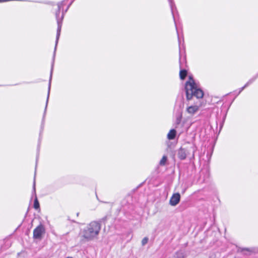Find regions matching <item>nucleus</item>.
I'll return each instance as SVG.
<instances>
[{
    "label": "nucleus",
    "instance_id": "nucleus-2",
    "mask_svg": "<svg viewBox=\"0 0 258 258\" xmlns=\"http://www.w3.org/2000/svg\"><path fill=\"white\" fill-rule=\"evenodd\" d=\"M60 6L59 4H58V10L56 13V17L57 19L58 27H57V34H56V38L55 50L56 49V45L58 43V39H59V37L60 36L61 27V21L63 18V14H62L60 19L59 20L58 19V16L60 14Z\"/></svg>",
    "mask_w": 258,
    "mask_h": 258
},
{
    "label": "nucleus",
    "instance_id": "nucleus-7",
    "mask_svg": "<svg viewBox=\"0 0 258 258\" xmlns=\"http://www.w3.org/2000/svg\"><path fill=\"white\" fill-rule=\"evenodd\" d=\"M199 107L197 105L190 106L187 108V112L190 114H194L199 110Z\"/></svg>",
    "mask_w": 258,
    "mask_h": 258
},
{
    "label": "nucleus",
    "instance_id": "nucleus-6",
    "mask_svg": "<svg viewBox=\"0 0 258 258\" xmlns=\"http://www.w3.org/2000/svg\"><path fill=\"white\" fill-rule=\"evenodd\" d=\"M180 199V195L179 193L174 194L170 200V204L173 206H176L179 202Z\"/></svg>",
    "mask_w": 258,
    "mask_h": 258
},
{
    "label": "nucleus",
    "instance_id": "nucleus-1",
    "mask_svg": "<svg viewBox=\"0 0 258 258\" xmlns=\"http://www.w3.org/2000/svg\"><path fill=\"white\" fill-rule=\"evenodd\" d=\"M101 229V224L96 221L91 222L83 229L81 237L87 241L92 240L96 237Z\"/></svg>",
    "mask_w": 258,
    "mask_h": 258
},
{
    "label": "nucleus",
    "instance_id": "nucleus-13",
    "mask_svg": "<svg viewBox=\"0 0 258 258\" xmlns=\"http://www.w3.org/2000/svg\"><path fill=\"white\" fill-rule=\"evenodd\" d=\"M34 208L35 209H38L39 208V203L36 197L34 202Z\"/></svg>",
    "mask_w": 258,
    "mask_h": 258
},
{
    "label": "nucleus",
    "instance_id": "nucleus-10",
    "mask_svg": "<svg viewBox=\"0 0 258 258\" xmlns=\"http://www.w3.org/2000/svg\"><path fill=\"white\" fill-rule=\"evenodd\" d=\"M180 78L181 80H184L187 75V72L185 70H182L180 71L179 73Z\"/></svg>",
    "mask_w": 258,
    "mask_h": 258
},
{
    "label": "nucleus",
    "instance_id": "nucleus-5",
    "mask_svg": "<svg viewBox=\"0 0 258 258\" xmlns=\"http://www.w3.org/2000/svg\"><path fill=\"white\" fill-rule=\"evenodd\" d=\"M45 232V229L42 225L37 226L33 231V238L40 239L42 234Z\"/></svg>",
    "mask_w": 258,
    "mask_h": 258
},
{
    "label": "nucleus",
    "instance_id": "nucleus-15",
    "mask_svg": "<svg viewBox=\"0 0 258 258\" xmlns=\"http://www.w3.org/2000/svg\"><path fill=\"white\" fill-rule=\"evenodd\" d=\"M250 81H249L248 83H247L245 85V86H244V87H243L242 88H241V89H240V91H239V93H240V92H241V91H242V90H243V89H244L246 86H248V85L250 83Z\"/></svg>",
    "mask_w": 258,
    "mask_h": 258
},
{
    "label": "nucleus",
    "instance_id": "nucleus-11",
    "mask_svg": "<svg viewBox=\"0 0 258 258\" xmlns=\"http://www.w3.org/2000/svg\"><path fill=\"white\" fill-rule=\"evenodd\" d=\"M52 69H51L50 77V79H49V86H48V95H47L46 106H47V104L48 103V98H49V96L50 89V82H51V77H52Z\"/></svg>",
    "mask_w": 258,
    "mask_h": 258
},
{
    "label": "nucleus",
    "instance_id": "nucleus-3",
    "mask_svg": "<svg viewBox=\"0 0 258 258\" xmlns=\"http://www.w3.org/2000/svg\"><path fill=\"white\" fill-rule=\"evenodd\" d=\"M194 96L196 97L197 98H202L204 96L203 91L200 89H198L197 85L195 86L194 89H192L191 90H189V99H187V100H190L192 96Z\"/></svg>",
    "mask_w": 258,
    "mask_h": 258
},
{
    "label": "nucleus",
    "instance_id": "nucleus-18",
    "mask_svg": "<svg viewBox=\"0 0 258 258\" xmlns=\"http://www.w3.org/2000/svg\"><path fill=\"white\" fill-rule=\"evenodd\" d=\"M180 118H178V119H177V123H178V124H179V123H180Z\"/></svg>",
    "mask_w": 258,
    "mask_h": 258
},
{
    "label": "nucleus",
    "instance_id": "nucleus-14",
    "mask_svg": "<svg viewBox=\"0 0 258 258\" xmlns=\"http://www.w3.org/2000/svg\"><path fill=\"white\" fill-rule=\"evenodd\" d=\"M148 241V238L146 237L144 238L142 241V245H145L147 243Z\"/></svg>",
    "mask_w": 258,
    "mask_h": 258
},
{
    "label": "nucleus",
    "instance_id": "nucleus-4",
    "mask_svg": "<svg viewBox=\"0 0 258 258\" xmlns=\"http://www.w3.org/2000/svg\"><path fill=\"white\" fill-rule=\"evenodd\" d=\"M196 85L192 77H189V81L186 82L185 89L186 91V99H189V90L194 89L195 86Z\"/></svg>",
    "mask_w": 258,
    "mask_h": 258
},
{
    "label": "nucleus",
    "instance_id": "nucleus-8",
    "mask_svg": "<svg viewBox=\"0 0 258 258\" xmlns=\"http://www.w3.org/2000/svg\"><path fill=\"white\" fill-rule=\"evenodd\" d=\"M178 157L181 160H184L186 157V153L185 149L180 148L178 152Z\"/></svg>",
    "mask_w": 258,
    "mask_h": 258
},
{
    "label": "nucleus",
    "instance_id": "nucleus-20",
    "mask_svg": "<svg viewBox=\"0 0 258 258\" xmlns=\"http://www.w3.org/2000/svg\"><path fill=\"white\" fill-rule=\"evenodd\" d=\"M169 1H170V3H172L171 0H169Z\"/></svg>",
    "mask_w": 258,
    "mask_h": 258
},
{
    "label": "nucleus",
    "instance_id": "nucleus-12",
    "mask_svg": "<svg viewBox=\"0 0 258 258\" xmlns=\"http://www.w3.org/2000/svg\"><path fill=\"white\" fill-rule=\"evenodd\" d=\"M167 156H163L162 158L161 159V160L160 161V163H159L160 165L161 166H164L167 161Z\"/></svg>",
    "mask_w": 258,
    "mask_h": 258
},
{
    "label": "nucleus",
    "instance_id": "nucleus-17",
    "mask_svg": "<svg viewBox=\"0 0 258 258\" xmlns=\"http://www.w3.org/2000/svg\"><path fill=\"white\" fill-rule=\"evenodd\" d=\"M33 190H34V193L35 194V179L34 180V183H33Z\"/></svg>",
    "mask_w": 258,
    "mask_h": 258
},
{
    "label": "nucleus",
    "instance_id": "nucleus-16",
    "mask_svg": "<svg viewBox=\"0 0 258 258\" xmlns=\"http://www.w3.org/2000/svg\"><path fill=\"white\" fill-rule=\"evenodd\" d=\"M244 250H246L247 251H251V250L250 249L247 248H242L241 250V251H244Z\"/></svg>",
    "mask_w": 258,
    "mask_h": 258
},
{
    "label": "nucleus",
    "instance_id": "nucleus-9",
    "mask_svg": "<svg viewBox=\"0 0 258 258\" xmlns=\"http://www.w3.org/2000/svg\"><path fill=\"white\" fill-rule=\"evenodd\" d=\"M176 136V131L174 129L171 130L167 135V138L169 140H173Z\"/></svg>",
    "mask_w": 258,
    "mask_h": 258
},
{
    "label": "nucleus",
    "instance_id": "nucleus-19",
    "mask_svg": "<svg viewBox=\"0 0 258 258\" xmlns=\"http://www.w3.org/2000/svg\"><path fill=\"white\" fill-rule=\"evenodd\" d=\"M66 258H73V257H69H69H66Z\"/></svg>",
    "mask_w": 258,
    "mask_h": 258
}]
</instances>
